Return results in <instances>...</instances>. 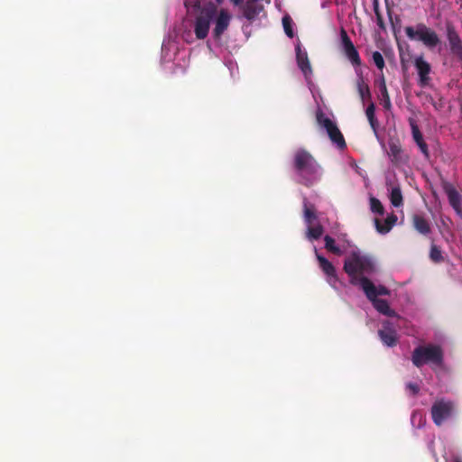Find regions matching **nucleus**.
I'll list each match as a JSON object with an SVG mask.
<instances>
[{
	"label": "nucleus",
	"mask_w": 462,
	"mask_h": 462,
	"mask_svg": "<svg viewBox=\"0 0 462 462\" xmlns=\"http://www.w3.org/2000/svg\"><path fill=\"white\" fill-rule=\"evenodd\" d=\"M430 104L435 107L436 110H440L443 107L442 98H439V101H435L433 97H430Z\"/></svg>",
	"instance_id": "obj_36"
},
{
	"label": "nucleus",
	"mask_w": 462,
	"mask_h": 462,
	"mask_svg": "<svg viewBox=\"0 0 462 462\" xmlns=\"http://www.w3.org/2000/svg\"><path fill=\"white\" fill-rule=\"evenodd\" d=\"M243 15L249 21H253L263 10V5L257 4V1L247 0L243 5Z\"/></svg>",
	"instance_id": "obj_18"
},
{
	"label": "nucleus",
	"mask_w": 462,
	"mask_h": 462,
	"mask_svg": "<svg viewBox=\"0 0 462 462\" xmlns=\"http://www.w3.org/2000/svg\"><path fill=\"white\" fill-rule=\"evenodd\" d=\"M404 31L411 41L421 42L430 50L434 49L441 42L439 34L423 23H417L415 28L407 26Z\"/></svg>",
	"instance_id": "obj_6"
},
{
	"label": "nucleus",
	"mask_w": 462,
	"mask_h": 462,
	"mask_svg": "<svg viewBox=\"0 0 462 462\" xmlns=\"http://www.w3.org/2000/svg\"><path fill=\"white\" fill-rule=\"evenodd\" d=\"M378 335L382 342L387 346L393 347L398 343L397 332L390 327L389 322L383 324V328L378 331Z\"/></svg>",
	"instance_id": "obj_15"
},
{
	"label": "nucleus",
	"mask_w": 462,
	"mask_h": 462,
	"mask_svg": "<svg viewBox=\"0 0 462 462\" xmlns=\"http://www.w3.org/2000/svg\"><path fill=\"white\" fill-rule=\"evenodd\" d=\"M446 37L451 54L457 58L462 67V39L451 23H446Z\"/></svg>",
	"instance_id": "obj_8"
},
{
	"label": "nucleus",
	"mask_w": 462,
	"mask_h": 462,
	"mask_svg": "<svg viewBox=\"0 0 462 462\" xmlns=\"http://www.w3.org/2000/svg\"><path fill=\"white\" fill-rule=\"evenodd\" d=\"M411 224L413 228L424 236H428L431 233L430 223L422 214H413L411 217Z\"/></svg>",
	"instance_id": "obj_14"
},
{
	"label": "nucleus",
	"mask_w": 462,
	"mask_h": 462,
	"mask_svg": "<svg viewBox=\"0 0 462 462\" xmlns=\"http://www.w3.org/2000/svg\"><path fill=\"white\" fill-rule=\"evenodd\" d=\"M366 298L372 302L374 308L381 314L394 317L395 311L391 309L386 300L378 299L379 296L390 295V290L383 285L375 286L372 281H364V290Z\"/></svg>",
	"instance_id": "obj_4"
},
{
	"label": "nucleus",
	"mask_w": 462,
	"mask_h": 462,
	"mask_svg": "<svg viewBox=\"0 0 462 462\" xmlns=\"http://www.w3.org/2000/svg\"><path fill=\"white\" fill-rule=\"evenodd\" d=\"M406 389L410 392L412 396H415L420 392V385L416 383L409 382L406 383Z\"/></svg>",
	"instance_id": "obj_34"
},
{
	"label": "nucleus",
	"mask_w": 462,
	"mask_h": 462,
	"mask_svg": "<svg viewBox=\"0 0 462 462\" xmlns=\"http://www.w3.org/2000/svg\"><path fill=\"white\" fill-rule=\"evenodd\" d=\"M378 88L381 94V102L385 110H390L392 108V103L390 99V96L387 90L386 83L383 75L382 76L379 84Z\"/></svg>",
	"instance_id": "obj_23"
},
{
	"label": "nucleus",
	"mask_w": 462,
	"mask_h": 462,
	"mask_svg": "<svg viewBox=\"0 0 462 462\" xmlns=\"http://www.w3.org/2000/svg\"><path fill=\"white\" fill-rule=\"evenodd\" d=\"M235 5H240L244 0H230Z\"/></svg>",
	"instance_id": "obj_37"
},
{
	"label": "nucleus",
	"mask_w": 462,
	"mask_h": 462,
	"mask_svg": "<svg viewBox=\"0 0 462 462\" xmlns=\"http://www.w3.org/2000/svg\"><path fill=\"white\" fill-rule=\"evenodd\" d=\"M317 259L319 261L320 269L327 276L328 282L331 286L335 287L338 278L334 265L328 259L319 254H317Z\"/></svg>",
	"instance_id": "obj_13"
},
{
	"label": "nucleus",
	"mask_w": 462,
	"mask_h": 462,
	"mask_svg": "<svg viewBox=\"0 0 462 462\" xmlns=\"http://www.w3.org/2000/svg\"><path fill=\"white\" fill-rule=\"evenodd\" d=\"M323 233L324 228L319 223L317 225H310L307 227L306 237L310 241L318 240L321 237Z\"/></svg>",
	"instance_id": "obj_25"
},
{
	"label": "nucleus",
	"mask_w": 462,
	"mask_h": 462,
	"mask_svg": "<svg viewBox=\"0 0 462 462\" xmlns=\"http://www.w3.org/2000/svg\"><path fill=\"white\" fill-rule=\"evenodd\" d=\"M217 4H221L223 0H215Z\"/></svg>",
	"instance_id": "obj_38"
},
{
	"label": "nucleus",
	"mask_w": 462,
	"mask_h": 462,
	"mask_svg": "<svg viewBox=\"0 0 462 462\" xmlns=\"http://www.w3.org/2000/svg\"><path fill=\"white\" fill-rule=\"evenodd\" d=\"M414 66L417 69L419 76V85L422 88L428 86L430 81V64L424 60L422 55H420L414 59Z\"/></svg>",
	"instance_id": "obj_11"
},
{
	"label": "nucleus",
	"mask_w": 462,
	"mask_h": 462,
	"mask_svg": "<svg viewBox=\"0 0 462 462\" xmlns=\"http://www.w3.org/2000/svg\"><path fill=\"white\" fill-rule=\"evenodd\" d=\"M442 188L448 196V202L455 212L462 216V197L454 185L447 180L442 181Z\"/></svg>",
	"instance_id": "obj_10"
},
{
	"label": "nucleus",
	"mask_w": 462,
	"mask_h": 462,
	"mask_svg": "<svg viewBox=\"0 0 462 462\" xmlns=\"http://www.w3.org/2000/svg\"><path fill=\"white\" fill-rule=\"evenodd\" d=\"M292 164L300 184L310 187L319 180L320 166L307 150L298 149L294 152Z\"/></svg>",
	"instance_id": "obj_3"
},
{
	"label": "nucleus",
	"mask_w": 462,
	"mask_h": 462,
	"mask_svg": "<svg viewBox=\"0 0 462 462\" xmlns=\"http://www.w3.org/2000/svg\"><path fill=\"white\" fill-rule=\"evenodd\" d=\"M232 15L226 9L218 10L213 3H208L199 8L194 18L193 30L198 40L208 37L210 25L214 23L212 36L215 40H220L223 33L228 29Z\"/></svg>",
	"instance_id": "obj_1"
},
{
	"label": "nucleus",
	"mask_w": 462,
	"mask_h": 462,
	"mask_svg": "<svg viewBox=\"0 0 462 462\" xmlns=\"http://www.w3.org/2000/svg\"><path fill=\"white\" fill-rule=\"evenodd\" d=\"M370 208L374 213H376L379 215H383V213H384L383 204L381 203V201L378 199H376L374 197L370 198Z\"/></svg>",
	"instance_id": "obj_30"
},
{
	"label": "nucleus",
	"mask_w": 462,
	"mask_h": 462,
	"mask_svg": "<svg viewBox=\"0 0 462 462\" xmlns=\"http://www.w3.org/2000/svg\"><path fill=\"white\" fill-rule=\"evenodd\" d=\"M325 241V248L337 255H341L342 251L341 249L336 245L335 239L332 238L330 236H325L324 237Z\"/></svg>",
	"instance_id": "obj_28"
},
{
	"label": "nucleus",
	"mask_w": 462,
	"mask_h": 462,
	"mask_svg": "<svg viewBox=\"0 0 462 462\" xmlns=\"http://www.w3.org/2000/svg\"><path fill=\"white\" fill-rule=\"evenodd\" d=\"M303 218L307 226L313 225L318 219L316 208L306 198L303 199Z\"/></svg>",
	"instance_id": "obj_21"
},
{
	"label": "nucleus",
	"mask_w": 462,
	"mask_h": 462,
	"mask_svg": "<svg viewBox=\"0 0 462 462\" xmlns=\"http://www.w3.org/2000/svg\"><path fill=\"white\" fill-rule=\"evenodd\" d=\"M344 271L350 278V283L364 290V281L376 272L375 264L368 255L352 252L344 261Z\"/></svg>",
	"instance_id": "obj_2"
},
{
	"label": "nucleus",
	"mask_w": 462,
	"mask_h": 462,
	"mask_svg": "<svg viewBox=\"0 0 462 462\" xmlns=\"http://www.w3.org/2000/svg\"><path fill=\"white\" fill-rule=\"evenodd\" d=\"M411 134H412L414 142L419 146V148H420V152L423 153V155L426 158H429L430 152H429L428 145L425 143V141L423 140L422 134L420 133L418 125H416V123L414 121H411Z\"/></svg>",
	"instance_id": "obj_19"
},
{
	"label": "nucleus",
	"mask_w": 462,
	"mask_h": 462,
	"mask_svg": "<svg viewBox=\"0 0 462 462\" xmlns=\"http://www.w3.org/2000/svg\"><path fill=\"white\" fill-rule=\"evenodd\" d=\"M330 141L335 143L338 149L342 150L346 147L345 138L337 127V124L334 123L329 127L325 129Z\"/></svg>",
	"instance_id": "obj_17"
},
{
	"label": "nucleus",
	"mask_w": 462,
	"mask_h": 462,
	"mask_svg": "<svg viewBox=\"0 0 462 462\" xmlns=\"http://www.w3.org/2000/svg\"><path fill=\"white\" fill-rule=\"evenodd\" d=\"M390 199L391 203L395 208H399L402 205L403 199L400 187H394L392 189Z\"/></svg>",
	"instance_id": "obj_27"
},
{
	"label": "nucleus",
	"mask_w": 462,
	"mask_h": 462,
	"mask_svg": "<svg viewBox=\"0 0 462 462\" xmlns=\"http://www.w3.org/2000/svg\"><path fill=\"white\" fill-rule=\"evenodd\" d=\"M365 115L368 119L369 125L373 129L374 134L377 136L379 122L375 116V106L374 103H370L365 109Z\"/></svg>",
	"instance_id": "obj_24"
},
{
	"label": "nucleus",
	"mask_w": 462,
	"mask_h": 462,
	"mask_svg": "<svg viewBox=\"0 0 462 462\" xmlns=\"http://www.w3.org/2000/svg\"><path fill=\"white\" fill-rule=\"evenodd\" d=\"M282 25H283V29H284V32L287 34V36H289L290 38H292L294 36V33H293L292 26H291V19L290 16H284L282 18Z\"/></svg>",
	"instance_id": "obj_32"
},
{
	"label": "nucleus",
	"mask_w": 462,
	"mask_h": 462,
	"mask_svg": "<svg viewBox=\"0 0 462 462\" xmlns=\"http://www.w3.org/2000/svg\"><path fill=\"white\" fill-rule=\"evenodd\" d=\"M330 141L335 143L338 149L342 150L346 147L345 138L337 127V124L334 123L329 127L325 129Z\"/></svg>",
	"instance_id": "obj_16"
},
{
	"label": "nucleus",
	"mask_w": 462,
	"mask_h": 462,
	"mask_svg": "<svg viewBox=\"0 0 462 462\" xmlns=\"http://www.w3.org/2000/svg\"><path fill=\"white\" fill-rule=\"evenodd\" d=\"M340 38L343 51L346 58L349 60L353 66H360L361 59L359 53L344 28H341L340 30Z\"/></svg>",
	"instance_id": "obj_9"
},
{
	"label": "nucleus",
	"mask_w": 462,
	"mask_h": 462,
	"mask_svg": "<svg viewBox=\"0 0 462 462\" xmlns=\"http://www.w3.org/2000/svg\"><path fill=\"white\" fill-rule=\"evenodd\" d=\"M357 90L362 100L371 97L369 87L364 82L363 79H360L357 82Z\"/></svg>",
	"instance_id": "obj_29"
},
{
	"label": "nucleus",
	"mask_w": 462,
	"mask_h": 462,
	"mask_svg": "<svg viewBox=\"0 0 462 462\" xmlns=\"http://www.w3.org/2000/svg\"><path fill=\"white\" fill-rule=\"evenodd\" d=\"M316 121L318 125L323 129L329 127L335 123L321 109H318L316 112Z\"/></svg>",
	"instance_id": "obj_26"
},
{
	"label": "nucleus",
	"mask_w": 462,
	"mask_h": 462,
	"mask_svg": "<svg viewBox=\"0 0 462 462\" xmlns=\"http://www.w3.org/2000/svg\"><path fill=\"white\" fill-rule=\"evenodd\" d=\"M443 361V349L439 345L419 346L414 348L411 354V362L418 368L426 364L441 365Z\"/></svg>",
	"instance_id": "obj_5"
},
{
	"label": "nucleus",
	"mask_w": 462,
	"mask_h": 462,
	"mask_svg": "<svg viewBox=\"0 0 462 462\" xmlns=\"http://www.w3.org/2000/svg\"><path fill=\"white\" fill-rule=\"evenodd\" d=\"M372 59L374 63L379 69L382 70L384 68V60L380 51H374L372 54Z\"/></svg>",
	"instance_id": "obj_33"
},
{
	"label": "nucleus",
	"mask_w": 462,
	"mask_h": 462,
	"mask_svg": "<svg viewBox=\"0 0 462 462\" xmlns=\"http://www.w3.org/2000/svg\"><path fill=\"white\" fill-rule=\"evenodd\" d=\"M396 221H397V217L394 214L388 216L384 219L383 224L378 218H375L374 219L375 228L379 233L386 234L393 228V226H394Z\"/></svg>",
	"instance_id": "obj_22"
},
{
	"label": "nucleus",
	"mask_w": 462,
	"mask_h": 462,
	"mask_svg": "<svg viewBox=\"0 0 462 462\" xmlns=\"http://www.w3.org/2000/svg\"><path fill=\"white\" fill-rule=\"evenodd\" d=\"M430 257L434 263H440L443 261L441 250L435 245L430 247Z\"/></svg>",
	"instance_id": "obj_31"
},
{
	"label": "nucleus",
	"mask_w": 462,
	"mask_h": 462,
	"mask_svg": "<svg viewBox=\"0 0 462 462\" xmlns=\"http://www.w3.org/2000/svg\"><path fill=\"white\" fill-rule=\"evenodd\" d=\"M388 155L394 165L406 164L409 162V156L402 149L399 140L389 141Z\"/></svg>",
	"instance_id": "obj_12"
},
{
	"label": "nucleus",
	"mask_w": 462,
	"mask_h": 462,
	"mask_svg": "<svg viewBox=\"0 0 462 462\" xmlns=\"http://www.w3.org/2000/svg\"><path fill=\"white\" fill-rule=\"evenodd\" d=\"M297 63L302 73L307 77L312 73L311 66L306 51L300 50V45L296 47Z\"/></svg>",
	"instance_id": "obj_20"
},
{
	"label": "nucleus",
	"mask_w": 462,
	"mask_h": 462,
	"mask_svg": "<svg viewBox=\"0 0 462 462\" xmlns=\"http://www.w3.org/2000/svg\"><path fill=\"white\" fill-rule=\"evenodd\" d=\"M374 13H375V15H376L377 25L380 28L384 29V23H383L382 14L379 12L377 3L374 5Z\"/></svg>",
	"instance_id": "obj_35"
},
{
	"label": "nucleus",
	"mask_w": 462,
	"mask_h": 462,
	"mask_svg": "<svg viewBox=\"0 0 462 462\" xmlns=\"http://www.w3.org/2000/svg\"><path fill=\"white\" fill-rule=\"evenodd\" d=\"M455 411V405L451 401L438 400L431 407V417L437 426H441L443 422L451 418Z\"/></svg>",
	"instance_id": "obj_7"
}]
</instances>
